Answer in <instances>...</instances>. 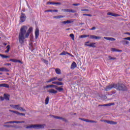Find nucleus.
Segmentation results:
<instances>
[{
    "label": "nucleus",
    "mask_w": 130,
    "mask_h": 130,
    "mask_svg": "<svg viewBox=\"0 0 130 130\" xmlns=\"http://www.w3.org/2000/svg\"><path fill=\"white\" fill-rule=\"evenodd\" d=\"M27 29L28 27L26 25L22 26L20 28V31L18 36V39L20 44H23V43H24L25 38H28V37L30 36V34L33 30V28L29 27V29L28 30Z\"/></svg>",
    "instance_id": "obj_1"
},
{
    "label": "nucleus",
    "mask_w": 130,
    "mask_h": 130,
    "mask_svg": "<svg viewBox=\"0 0 130 130\" xmlns=\"http://www.w3.org/2000/svg\"><path fill=\"white\" fill-rule=\"evenodd\" d=\"M117 89L118 91H127V87L123 83H112L109 85H107L105 89V90L107 92L111 90V89Z\"/></svg>",
    "instance_id": "obj_2"
},
{
    "label": "nucleus",
    "mask_w": 130,
    "mask_h": 130,
    "mask_svg": "<svg viewBox=\"0 0 130 130\" xmlns=\"http://www.w3.org/2000/svg\"><path fill=\"white\" fill-rule=\"evenodd\" d=\"M79 119H80V120H82L83 121H86V122H91V123H97V121H94V120L86 119L82 118H79Z\"/></svg>",
    "instance_id": "obj_3"
},
{
    "label": "nucleus",
    "mask_w": 130,
    "mask_h": 130,
    "mask_svg": "<svg viewBox=\"0 0 130 130\" xmlns=\"http://www.w3.org/2000/svg\"><path fill=\"white\" fill-rule=\"evenodd\" d=\"M61 11L64 12V13H77L76 11L69 9H61Z\"/></svg>",
    "instance_id": "obj_4"
},
{
    "label": "nucleus",
    "mask_w": 130,
    "mask_h": 130,
    "mask_svg": "<svg viewBox=\"0 0 130 130\" xmlns=\"http://www.w3.org/2000/svg\"><path fill=\"white\" fill-rule=\"evenodd\" d=\"M51 117H53L54 118H55L56 119H60L61 120H62V121H64L65 122H67L68 120L64 118H62L61 117L57 116H54V115H50Z\"/></svg>",
    "instance_id": "obj_5"
},
{
    "label": "nucleus",
    "mask_w": 130,
    "mask_h": 130,
    "mask_svg": "<svg viewBox=\"0 0 130 130\" xmlns=\"http://www.w3.org/2000/svg\"><path fill=\"white\" fill-rule=\"evenodd\" d=\"M26 21V15L25 14L21 13V15L20 16V22L23 23Z\"/></svg>",
    "instance_id": "obj_6"
},
{
    "label": "nucleus",
    "mask_w": 130,
    "mask_h": 130,
    "mask_svg": "<svg viewBox=\"0 0 130 130\" xmlns=\"http://www.w3.org/2000/svg\"><path fill=\"white\" fill-rule=\"evenodd\" d=\"M10 107H12L14 109H17V110H20L21 107L20 106V105H10Z\"/></svg>",
    "instance_id": "obj_7"
},
{
    "label": "nucleus",
    "mask_w": 130,
    "mask_h": 130,
    "mask_svg": "<svg viewBox=\"0 0 130 130\" xmlns=\"http://www.w3.org/2000/svg\"><path fill=\"white\" fill-rule=\"evenodd\" d=\"M103 121H104V122H106L107 123H108L109 124H116L117 122H114L113 121H109L107 120H104Z\"/></svg>",
    "instance_id": "obj_8"
},
{
    "label": "nucleus",
    "mask_w": 130,
    "mask_h": 130,
    "mask_svg": "<svg viewBox=\"0 0 130 130\" xmlns=\"http://www.w3.org/2000/svg\"><path fill=\"white\" fill-rule=\"evenodd\" d=\"M52 84L54 85H57V86H63V83L61 82L53 81Z\"/></svg>",
    "instance_id": "obj_9"
},
{
    "label": "nucleus",
    "mask_w": 130,
    "mask_h": 130,
    "mask_svg": "<svg viewBox=\"0 0 130 130\" xmlns=\"http://www.w3.org/2000/svg\"><path fill=\"white\" fill-rule=\"evenodd\" d=\"M48 93L50 94H56V93H57V90H55L54 89L52 88L48 90Z\"/></svg>",
    "instance_id": "obj_10"
},
{
    "label": "nucleus",
    "mask_w": 130,
    "mask_h": 130,
    "mask_svg": "<svg viewBox=\"0 0 130 130\" xmlns=\"http://www.w3.org/2000/svg\"><path fill=\"white\" fill-rule=\"evenodd\" d=\"M107 15L108 16H112L113 17H120V15L114 14V13H113L111 12H108L107 13Z\"/></svg>",
    "instance_id": "obj_11"
},
{
    "label": "nucleus",
    "mask_w": 130,
    "mask_h": 130,
    "mask_svg": "<svg viewBox=\"0 0 130 130\" xmlns=\"http://www.w3.org/2000/svg\"><path fill=\"white\" fill-rule=\"evenodd\" d=\"M63 86H60V87H57V86L56 85V87H55V89H56V90H57V91H58V92H61V91H63Z\"/></svg>",
    "instance_id": "obj_12"
},
{
    "label": "nucleus",
    "mask_w": 130,
    "mask_h": 130,
    "mask_svg": "<svg viewBox=\"0 0 130 130\" xmlns=\"http://www.w3.org/2000/svg\"><path fill=\"white\" fill-rule=\"evenodd\" d=\"M39 37V29L36 28L35 31V38L36 39H37Z\"/></svg>",
    "instance_id": "obj_13"
},
{
    "label": "nucleus",
    "mask_w": 130,
    "mask_h": 130,
    "mask_svg": "<svg viewBox=\"0 0 130 130\" xmlns=\"http://www.w3.org/2000/svg\"><path fill=\"white\" fill-rule=\"evenodd\" d=\"M74 21H72V20H67V21H61L60 23L61 24H71L72 23H73Z\"/></svg>",
    "instance_id": "obj_14"
},
{
    "label": "nucleus",
    "mask_w": 130,
    "mask_h": 130,
    "mask_svg": "<svg viewBox=\"0 0 130 130\" xmlns=\"http://www.w3.org/2000/svg\"><path fill=\"white\" fill-rule=\"evenodd\" d=\"M89 38L90 39H101V37H97L94 35H90Z\"/></svg>",
    "instance_id": "obj_15"
},
{
    "label": "nucleus",
    "mask_w": 130,
    "mask_h": 130,
    "mask_svg": "<svg viewBox=\"0 0 130 130\" xmlns=\"http://www.w3.org/2000/svg\"><path fill=\"white\" fill-rule=\"evenodd\" d=\"M56 80H57V77H54L49 79L46 83H50L51 82H53V81H56Z\"/></svg>",
    "instance_id": "obj_16"
},
{
    "label": "nucleus",
    "mask_w": 130,
    "mask_h": 130,
    "mask_svg": "<svg viewBox=\"0 0 130 130\" xmlns=\"http://www.w3.org/2000/svg\"><path fill=\"white\" fill-rule=\"evenodd\" d=\"M96 43H91L90 44H85V46H89V47H96V46L95 45Z\"/></svg>",
    "instance_id": "obj_17"
},
{
    "label": "nucleus",
    "mask_w": 130,
    "mask_h": 130,
    "mask_svg": "<svg viewBox=\"0 0 130 130\" xmlns=\"http://www.w3.org/2000/svg\"><path fill=\"white\" fill-rule=\"evenodd\" d=\"M104 39L106 40H109V41H115V39L113 38H109V37H104Z\"/></svg>",
    "instance_id": "obj_18"
},
{
    "label": "nucleus",
    "mask_w": 130,
    "mask_h": 130,
    "mask_svg": "<svg viewBox=\"0 0 130 130\" xmlns=\"http://www.w3.org/2000/svg\"><path fill=\"white\" fill-rule=\"evenodd\" d=\"M0 87H4V88H10V85L8 84L4 83V84H1Z\"/></svg>",
    "instance_id": "obj_19"
},
{
    "label": "nucleus",
    "mask_w": 130,
    "mask_h": 130,
    "mask_svg": "<svg viewBox=\"0 0 130 130\" xmlns=\"http://www.w3.org/2000/svg\"><path fill=\"white\" fill-rule=\"evenodd\" d=\"M112 105H114V103H111L109 104L101 105L100 106H111Z\"/></svg>",
    "instance_id": "obj_20"
},
{
    "label": "nucleus",
    "mask_w": 130,
    "mask_h": 130,
    "mask_svg": "<svg viewBox=\"0 0 130 130\" xmlns=\"http://www.w3.org/2000/svg\"><path fill=\"white\" fill-rule=\"evenodd\" d=\"M55 73L57 74V75H60L61 74V70L58 68H56L55 69Z\"/></svg>",
    "instance_id": "obj_21"
},
{
    "label": "nucleus",
    "mask_w": 130,
    "mask_h": 130,
    "mask_svg": "<svg viewBox=\"0 0 130 130\" xmlns=\"http://www.w3.org/2000/svg\"><path fill=\"white\" fill-rule=\"evenodd\" d=\"M111 51H113V52H121V50H118V49H116L114 48H112L111 49Z\"/></svg>",
    "instance_id": "obj_22"
},
{
    "label": "nucleus",
    "mask_w": 130,
    "mask_h": 130,
    "mask_svg": "<svg viewBox=\"0 0 130 130\" xmlns=\"http://www.w3.org/2000/svg\"><path fill=\"white\" fill-rule=\"evenodd\" d=\"M76 68H77V63H76V62H73L71 66V69H75Z\"/></svg>",
    "instance_id": "obj_23"
},
{
    "label": "nucleus",
    "mask_w": 130,
    "mask_h": 130,
    "mask_svg": "<svg viewBox=\"0 0 130 130\" xmlns=\"http://www.w3.org/2000/svg\"><path fill=\"white\" fill-rule=\"evenodd\" d=\"M0 72H9V69L6 68H0Z\"/></svg>",
    "instance_id": "obj_24"
},
{
    "label": "nucleus",
    "mask_w": 130,
    "mask_h": 130,
    "mask_svg": "<svg viewBox=\"0 0 130 130\" xmlns=\"http://www.w3.org/2000/svg\"><path fill=\"white\" fill-rule=\"evenodd\" d=\"M46 88H56V85H54V84H51V85H47L46 86Z\"/></svg>",
    "instance_id": "obj_25"
},
{
    "label": "nucleus",
    "mask_w": 130,
    "mask_h": 130,
    "mask_svg": "<svg viewBox=\"0 0 130 130\" xmlns=\"http://www.w3.org/2000/svg\"><path fill=\"white\" fill-rule=\"evenodd\" d=\"M67 54H70V53L63 51L59 54V55H67Z\"/></svg>",
    "instance_id": "obj_26"
},
{
    "label": "nucleus",
    "mask_w": 130,
    "mask_h": 130,
    "mask_svg": "<svg viewBox=\"0 0 130 130\" xmlns=\"http://www.w3.org/2000/svg\"><path fill=\"white\" fill-rule=\"evenodd\" d=\"M40 124H34V128H36L37 129H40Z\"/></svg>",
    "instance_id": "obj_27"
},
{
    "label": "nucleus",
    "mask_w": 130,
    "mask_h": 130,
    "mask_svg": "<svg viewBox=\"0 0 130 130\" xmlns=\"http://www.w3.org/2000/svg\"><path fill=\"white\" fill-rule=\"evenodd\" d=\"M0 56H1V57H2V58H9L10 57L9 56L5 55L2 54H0Z\"/></svg>",
    "instance_id": "obj_28"
},
{
    "label": "nucleus",
    "mask_w": 130,
    "mask_h": 130,
    "mask_svg": "<svg viewBox=\"0 0 130 130\" xmlns=\"http://www.w3.org/2000/svg\"><path fill=\"white\" fill-rule=\"evenodd\" d=\"M54 19H60V18H64V16L58 15L54 17Z\"/></svg>",
    "instance_id": "obj_29"
},
{
    "label": "nucleus",
    "mask_w": 130,
    "mask_h": 130,
    "mask_svg": "<svg viewBox=\"0 0 130 130\" xmlns=\"http://www.w3.org/2000/svg\"><path fill=\"white\" fill-rule=\"evenodd\" d=\"M90 35H83L80 36V38H86V37H89Z\"/></svg>",
    "instance_id": "obj_30"
},
{
    "label": "nucleus",
    "mask_w": 130,
    "mask_h": 130,
    "mask_svg": "<svg viewBox=\"0 0 130 130\" xmlns=\"http://www.w3.org/2000/svg\"><path fill=\"white\" fill-rule=\"evenodd\" d=\"M4 98L6 100H10V98H9V95L7 94H4Z\"/></svg>",
    "instance_id": "obj_31"
},
{
    "label": "nucleus",
    "mask_w": 130,
    "mask_h": 130,
    "mask_svg": "<svg viewBox=\"0 0 130 130\" xmlns=\"http://www.w3.org/2000/svg\"><path fill=\"white\" fill-rule=\"evenodd\" d=\"M25 128H34V124H31L25 127Z\"/></svg>",
    "instance_id": "obj_32"
},
{
    "label": "nucleus",
    "mask_w": 130,
    "mask_h": 130,
    "mask_svg": "<svg viewBox=\"0 0 130 130\" xmlns=\"http://www.w3.org/2000/svg\"><path fill=\"white\" fill-rule=\"evenodd\" d=\"M42 61H43V62H44V63H45L46 64H48V61L45 59L44 58H42Z\"/></svg>",
    "instance_id": "obj_33"
},
{
    "label": "nucleus",
    "mask_w": 130,
    "mask_h": 130,
    "mask_svg": "<svg viewBox=\"0 0 130 130\" xmlns=\"http://www.w3.org/2000/svg\"><path fill=\"white\" fill-rule=\"evenodd\" d=\"M49 102V97L47 96L45 99V104H48Z\"/></svg>",
    "instance_id": "obj_34"
},
{
    "label": "nucleus",
    "mask_w": 130,
    "mask_h": 130,
    "mask_svg": "<svg viewBox=\"0 0 130 130\" xmlns=\"http://www.w3.org/2000/svg\"><path fill=\"white\" fill-rule=\"evenodd\" d=\"M70 37L72 39V40H75V35L73 34H71L70 35Z\"/></svg>",
    "instance_id": "obj_35"
},
{
    "label": "nucleus",
    "mask_w": 130,
    "mask_h": 130,
    "mask_svg": "<svg viewBox=\"0 0 130 130\" xmlns=\"http://www.w3.org/2000/svg\"><path fill=\"white\" fill-rule=\"evenodd\" d=\"M46 126V125L45 124H40V128H44V127H45Z\"/></svg>",
    "instance_id": "obj_36"
},
{
    "label": "nucleus",
    "mask_w": 130,
    "mask_h": 130,
    "mask_svg": "<svg viewBox=\"0 0 130 130\" xmlns=\"http://www.w3.org/2000/svg\"><path fill=\"white\" fill-rule=\"evenodd\" d=\"M9 111L10 112H12L13 113H15L16 114H17V115H18V113H19V112L16 111H13L12 110H10Z\"/></svg>",
    "instance_id": "obj_37"
},
{
    "label": "nucleus",
    "mask_w": 130,
    "mask_h": 130,
    "mask_svg": "<svg viewBox=\"0 0 130 130\" xmlns=\"http://www.w3.org/2000/svg\"><path fill=\"white\" fill-rule=\"evenodd\" d=\"M6 48L7 49V50L5 51V52L8 53L10 51V45H8L6 47Z\"/></svg>",
    "instance_id": "obj_38"
},
{
    "label": "nucleus",
    "mask_w": 130,
    "mask_h": 130,
    "mask_svg": "<svg viewBox=\"0 0 130 130\" xmlns=\"http://www.w3.org/2000/svg\"><path fill=\"white\" fill-rule=\"evenodd\" d=\"M3 126L5 127H14V126L11 125H4Z\"/></svg>",
    "instance_id": "obj_39"
},
{
    "label": "nucleus",
    "mask_w": 130,
    "mask_h": 130,
    "mask_svg": "<svg viewBox=\"0 0 130 130\" xmlns=\"http://www.w3.org/2000/svg\"><path fill=\"white\" fill-rule=\"evenodd\" d=\"M123 43H124V44H128L129 43V42H128V41H126V40H124L122 41Z\"/></svg>",
    "instance_id": "obj_40"
},
{
    "label": "nucleus",
    "mask_w": 130,
    "mask_h": 130,
    "mask_svg": "<svg viewBox=\"0 0 130 130\" xmlns=\"http://www.w3.org/2000/svg\"><path fill=\"white\" fill-rule=\"evenodd\" d=\"M108 58H109V60H110L116 59V58H115V57H111V56H109Z\"/></svg>",
    "instance_id": "obj_41"
},
{
    "label": "nucleus",
    "mask_w": 130,
    "mask_h": 130,
    "mask_svg": "<svg viewBox=\"0 0 130 130\" xmlns=\"http://www.w3.org/2000/svg\"><path fill=\"white\" fill-rule=\"evenodd\" d=\"M10 61H12V62H17V59H11Z\"/></svg>",
    "instance_id": "obj_42"
},
{
    "label": "nucleus",
    "mask_w": 130,
    "mask_h": 130,
    "mask_svg": "<svg viewBox=\"0 0 130 130\" xmlns=\"http://www.w3.org/2000/svg\"><path fill=\"white\" fill-rule=\"evenodd\" d=\"M18 115H22V116H25V114L24 113L18 112Z\"/></svg>",
    "instance_id": "obj_43"
},
{
    "label": "nucleus",
    "mask_w": 130,
    "mask_h": 130,
    "mask_svg": "<svg viewBox=\"0 0 130 130\" xmlns=\"http://www.w3.org/2000/svg\"><path fill=\"white\" fill-rule=\"evenodd\" d=\"M47 5H54V2H49L47 3Z\"/></svg>",
    "instance_id": "obj_44"
},
{
    "label": "nucleus",
    "mask_w": 130,
    "mask_h": 130,
    "mask_svg": "<svg viewBox=\"0 0 130 130\" xmlns=\"http://www.w3.org/2000/svg\"><path fill=\"white\" fill-rule=\"evenodd\" d=\"M19 110H21V111H24V112H26L25 109H23V108H22L21 107H20Z\"/></svg>",
    "instance_id": "obj_45"
},
{
    "label": "nucleus",
    "mask_w": 130,
    "mask_h": 130,
    "mask_svg": "<svg viewBox=\"0 0 130 130\" xmlns=\"http://www.w3.org/2000/svg\"><path fill=\"white\" fill-rule=\"evenodd\" d=\"M123 40H129L130 41V37L124 38Z\"/></svg>",
    "instance_id": "obj_46"
},
{
    "label": "nucleus",
    "mask_w": 130,
    "mask_h": 130,
    "mask_svg": "<svg viewBox=\"0 0 130 130\" xmlns=\"http://www.w3.org/2000/svg\"><path fill=\"white\" fill-rule=\"evenodd\" d=\"M83 16H87V17H92V15L91 14H83Z\"/></svg>",
    "instance_id": "obj_47"
},
{
    "label": "nucleus",
    "mask_w": 130,
    "mask_h": 130,
    "mask_svg": "<svg viewBox=\"0 0 130 130\" xmlns=\"http://www.w3.org/2000/svg\"><path fill=\"white\" fill-rule=\"evenodd\" d=\"M81 11L82 12H89V10L88 9H81Z\"/></svg>",
    "instance_id": "obj_48"
},
{
    "label": "nucleus",
    "mask_w": 130,
    "mask_h": 130,
    "mask_svg": "<svg viewBox=\"0 0 130 130\" xmlns=\"http://www.w3.org/2000/svg\"><path fill=\"white\" fill-rule=\"evenodd\" d=\"M13 123H20V121H13Z\"/></svg>",
    "instance_id": "obj_49"
},
{
    "label": "nucleus",
    "mask_w": 130,
    "mask_h": 130,
    "mask_svg": "<svg viewBox=\"0 0 130 130\" xmlns=\"http://www.w3.org/2000/svg\"><path fill=\"white\" fill-rule=\"evenodd\" d=\"M4 123H5V124H8V123H13V121H8V122H5Z\"/></svg>",
    "instance_id": "obj_50"
},
{
    "label": "nucleus",
    "mask_w": 130,
    "mask_h": 130,
    "mask_svg": "<svg viewBox=\"0 0 130 130\" xmlns=\"http://www.w3.org/2000/svg\"><path fill=\"white\" fill-rule=\"evenodd\" d=\"M73 6H74L75 7H78V6H80V4H73Z\"/></svg>",
    "instance_id": "obj_51"
},
{
    "label": "nucleus",
    "mask_w": 130,
    "mask_h": 130,
    "mask_svg": "<svg viewBox=\"0 0 130 130\" xmlns=\"http://www.w3.org/2000/svg\"><path fill=\"white\" fill-rule=\"evenodd\" d=\"M57 80L59 82H62V78H57Z\"/></svg>",
    "instance_id": "obj_52"
},
{
    "label": "nucleus",
    "mask_w": 130,
    "mask_h": 130,
    "mask_svg": "<svg viewBox=\"0 0 130 130\" xmlns=\"http://www.w3.org/2000/svg\"><path fill=\"white\" fill-rule=\"evenodd\" d=\"M61 4L60 3H58V2H57V3H54V5H61Z\"/></svg>",
    "instance_id": "obj_53"
},
{
    "label": "nucleus",
    "mask_w": 130,
    "mask_h": 130,
    "mask_svg": "<svg viewBox=\"0 0 130 130\" xmlns=\"http://www.w3.org/2000/svg\"><path fill=\"white\" fill-rule=\"evenodd\" d=\"M17 62H19V63H23V62L20 60H17Z\"/></svg>",
    "instance_id": "obj_54"
},
{
    "label": "nucleus",
    "mask_w": 130,
    "mask_h": 130,
    "mask_svg": "<svg viewBox=\"0 0 130 130\" xmlns=\"http://www.w3.org/2000/svg\"><path fill=\"white\" fill-rule=\"evenodd\" d=\"M45 12H52V10H46L45 11Z\"/></svg>",
    "instance_id": "obj_55"
},
{
    "label": "nucleus",
    "mask_w": 130,
    "mask_h": 130,
    "mask_svg": "<svg viewBox=\"0 0 130 130\" xmlns=\"http://www.w3.org/2000/svg\"><path fill=\"white\" fill-rule=\"evenodd\" d=\"M0 99H1V100H2V101H3L4 100L5 98H4V97H3V96H1Z\"/></svg>",
    "instance_id": "obj_56"
},
{
    "label": "nucleus",
    "mask_w": 130,
    "mask_h": 130,
    "mask_svg": "<svg viewBox=\"0 0 130 130\" xmlns=\"http://www.w3.org/2000/svg\"><path fill=\"white\" fill-rule=\"evenodd\" d=\"M96 29V27H93L91 28L90 29V30H95Z\"/></svg>",
    "instance_id": "obj_57"
},
{
    "label": "nucleus",
    "mask_w": 130,
    "mask_h": 130,
    "mask_svg": "<svg viewBox=\"0 0 130 130\" xmlns=\"http://www.w3.org/2000/svg\"><path fill=\"white\" fill-rule=\"evenodd\" d=\"M52 12H55L56 13H57V12H58V10H52Z\"/></svg>",
    "instance_id": "obj_58"
},
{
    "label": "nucleus",
    "mask_w": 130,
    "mask_h": 130,
    "mask_svg": "<svg viewBox=\"0 0 130 130\" xmlns=\"http://www.w3.org/2000/svg\"><path fill=\"white\" fill-rule=\"evenodd\" d=\"M68 55H70V56H71V57H75V56H74L73 55H72L70 53V54H68Z\"/></svg>",
    "instance_id": "obj_59"
},
{
    "label": "nucleus",
    "mask_w": 130,
    "mask_h": 130,
    "mask_svg": "<svg viewBox=\"0 0 130 130\" xmlns=\"http://www.w3.org/2000/svg\"><path fill=\"white\" fill-rule=\"evenodd\" d=\"M19 123H25V121H20Z\"/></svg>",
    "instance_id": "obj_60"
},
{
    "label": "nucleus",
    "mask_w": 130,
    "mask_h": 130,
    "mask_svg": "<svg viewBox=\"0 0 130 130\" xmlns=\"http://www.w3.org/2000/svg\"><path fill=\"white\" fill-rule=\"evenodd\" d=\"M5 66H11V63H7L5 64Z\"/></svg>",
    "instance_id": "obj_61"
},
{
    "label": "nucleus",
    "mask_w": 130,
    "mask_h": 130,
    "mask_svg": "<svg viewBox=\"0 0 130 130\" xmlns=\"http://www.w3.org/2000/svg\"><path fill=\"white\" fill-rule=\"evenodd\" d=\"M104 99H106L107 98V96H106V95H104Z\"/></svg>",
    "instance_id": "obj_62"
},
{
    "label": "nucleus",
    "mask_w": 130,
    "mask_h": 130,
    "mask_svg": "<svg viewBox=\"0 0 130 130\" xmlns=\"http://www.w3.org/2000/svg\"><path fill=\"white\" fill-rule=\"evenodd\" d=\"M88 43H90V42L88 41L85 43V44H88Z\"/></svg>",
    "instance_id": "obj_63"
},
{
    "label": "nucleus",
    "mask_w": 130,
    "mask_h": 130,
    "mask_svg": "<svg viewBox=\"0 0 130 130\" xmlns=\"http://www.w3.org/2000/svg\"><path fill=\"white\" fill-rule=\"evenodd\" d=\"M125 34H127L128 35H130V33H129V32H126Z\"/></svg>",
    "instance_id": "obj_64"
}]
</instances>
